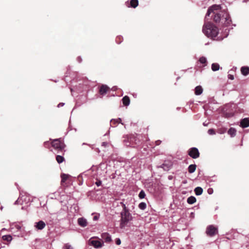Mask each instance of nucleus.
Instances as JSON below:
<instances>
[{
  "label": "nucleus",
  "instance_id": "nucleus-27",
  "mask_svg": "<svg viewBox=\"0 0 249 249\" xmlns=\"http://www.w3.org/2000/svg\"><path fill=\"white\" fill-rule=\"evenodd\" d=\"M199 61L201 64H204V66L206 65L207 63V60L206 58L205 57L202 56L199 58Z\"/></svg>",
  "mask_w": 249,
  "mask_h": 249
},
{
  "label": "nucleus",
  "instance_id": "nucleus-4",
  "mask_svg": "<svg viewBox=\"0 0 249 249\" xmlns=\"http://www.w3.org/2000/svg\"><path fill=\"white\" fill-rule=\"evenodd\" d=\"M51 145L55 150H57V154H64L66 145L63 141L61 139H56L53 140L51 142Z\"/></svg>",
  "mask_w": 249,
  "mask_h": 249
},
{
  "label": "nucleus",
  "instance_id": "nucleus-20",
  "mask_svg": "<svg viewBox=\"0 0 249 249\" xmlns=\"http://www.w3.org/2000/svg\"><path fill=\"white\" fill-rule=\"evenodd\" d=\"M196 200L195 197L191 196L187 198V201L189 204H193L196 202Z\"/></svg>",
  "mask_w": 249,
  "mask_h": 249
},
{
  "label": "nucleus",
  "instance_id": "nucleus-33",
  "mask_svg": "<svg viewBox=\"0 0 249 249\" xmlns=\"http://www.w3.org/2000/svg\"><path fill=\"white\" fill-rule=\"evenodd\" d=\"M225 132H226V129H225V128H223V129H222V130H220V129H219V130H218V132H219V133H221V134H222V133H225Z\"/></svg>",
  "mask_w": 249,
  "mask_h": 249
},
{
  "label": "nucleus",
  "instance_id": "nucleus-26",
  "mask_svg": "<svg viewBox=\"0 0 249 249\" xmlns=\"http://www.w3.org/2000/svg\"><path fill=\"white\" fill-rule=\"evenodd\" d=\"M3 240L7 242H10L12 240V237L10 235H5L2 237Z\"/></svg>",
  "mask_w": 249,
  "mask_h": 249
},
{
  "label": "nucleus",
  "instance_id": "nucleus-37",
  "mask_svg": "<svg viewBox=\"0 0 249 249\" xmlns=\"http://www.w3.org/2000/svg\"><path fill=\"white\" fill-rule=\"evenodd\" d=\"M93 219H94V220H96V219H97V216H94Z\"/></svg>",
  "mask_w": 249,
  "mask_h": 249
},
{
  "label": "nucleus",
  "instance_id": "nucleus-29",
  "mask_svg": "<svg viewBox=\"0 0 249 249\" xmlns=\"http://www.w3.org/2000/svg\"><path fill=\"white\" fill-rule=\"evenodd\" d=\"M145 196V194L143 190H142L139 195V196L140 198L142 199Z\"/></svg>",
  "mask_w": 249,
  "mask_h": 249
},
{
  "label": "nucleus",
  "instance_id": "nucleus-21",
  "mask_svg": "<svg viewBox=\"0 0 249 249\" xmlns=\"http://www.w3.org/2000/svg\"><path fill=\"white\" fill-rule=\"evenodd\" d=\"M196 164H191L188 167V172L190 173H193L196 171Z\"/></svg>",
  "mask_w": 249,
  "mask_h": 249
},
{
  "label": "nucleus",
  "instance_id": "nucleus-19",
  "mask_svg": "<svg viewBox=\"0 0 249 249\" xmlns=\"http://www.w3.org/2000/svg\"><path fill=\"white\" fill-rule=\"evenodd\" d=\"M236 130L235 128L231 127L229 129L228 131V134H229L231 137H234L236 135Z\"/></svg>",
  "mask_w": 249,
  "mask_h": 249
},
{
  "label": "nucleus",
  "instance_id": "nucleus-6",
  "mask_svg": "<svg viewBox=\"0 0 249 249\" xmlns=\"http://www.w3.org/2000/svg\"><path fill=\"white\" fill-rule=\"evenodd\" d=\"M97 237H93L91 238L89 242L90 245L93 246L95 248H100L103 246V242L100 240L99 239H97Z\"/></svg>",
  "mask_w": 249,
  "mask_h": 249
},
{
  "label": "nucleus",
  "instance_id": "nucleus-3",
  "mask_svg": "<svg viewBox=\"0 0 249 249\" xmlns=\"http://www.w3.org/2000/svg\"><path fill=\"white\" fill-rule=\"evenodd\" d=\"M202 31L206 36L211 38L215 37L218 33V28L211 22L205 23Z\"/></svg>",
  "mask_w": 249,
  "mask_h": 249
},
{
  "label": "nucleus",
  "instance_id": "nucleus-2",
  "mask_svg": "<svg viewBox=\"0 0 249 249\" xmlns=\"http://www.w3.org/2000/svg\"><path fill=\"white\" fill-rule=\"evenodd\" d=\"M121 204L123 209L121 213L120 228L123 229L127 226L128 223L132 220V217L125 205L123 202H121Z\"/></svg>",
  "mask_w": 249,
  "mask_h": 249
},
{
  "label": "nucleus",
  "instance_id": "nucleus-10",
  "mask_svg": "<svg viewBox=\"0 0 249 249\" xmlns=\"http://www.w3.org/2000/svg\"><path fill=\"white\" fill-rule=\"evenodd\" d=\"M102 238L107 243H109L111 241V238L109 233L107 232L103 233L101 234Z\"/></svg>",
  "mask_w": 249,
  "mask_h": 249
},
{
  "label": "nucleus",
  "instance_id": "nucleus-11",
  "mask_svg": "<svg viewBox=\"0 0 249 249\" xmlns=\"http://www.w3.org/2000/svg\"><path fill=\"white\" fill-rule=\"evenodd\" d=\"M46 226L45 222L42 220L36 223L35 227L38 230H41L43 229Z\"/></svg>",
  "mask_w": 249,
  "mask_h": 249
},
{
  "label": "nucleus",
  "instance_id": "nucleus-31",
  "mask_svg": "<svg viewBox=\"0 0 249 249\" xmlns=\"http://www.w3.org/2000/svg\"><path fill=\"white\" fill-rule=\"evenodd\" d=\"M208 133L210 135H214L215 134V131L213 129H210L208 130Z\"/></svg>",
  "mask_w": 249,
  "mask_h": 249
},
{
  "label": "nucleus",
  "instance_id": "nucleus-36",
  "mask_svg": "<svg viewBox=\"0 0 249 249\" xmlns=\"http://www.w3.org/2000/svg\"><path fill=\"white\" fill-rule=\"evenodd\" d=\"M228 77L229 79H231V80H233L234 79V76L233 75H231V74H229L228 75Z\"/></svg>",
  "mask_w": 249,
  "mask_h": 249
},
{
  "label": "nucleus",
  "instance_id": "nucleus-17",
  "mask_svg": "<svg viewBox=\"0 0 249 249\" xmlns=\"http://www.w3.org/2000/svg\"><path fill=\"white\" fill-rule=\"evenodd\" d=\"M203 92V89L200 86H198L196 87L195 93L196 95H200Z\"/></svg>",
  "mask_w": 249,
  "mask_h": 249
},
{
  "label": "nucleus",
  "instance_id": "nucleus-5",
  "mask_svg": "<svg viewBox=\"0 0 249 249\" xmlns=\"http://www.w3.org/2000/svg\"><path fill=\"white\" fill-rule=\"evenodd\" d=\"M127 140L128 142H125V140L124 141L125 144L127 146H130L131 147H135L136 145H139L140 143L139 139H138L137 136L134 135L130 136L127 139Z\"/></svg>",
  "mask_w": 249,
  "mask_h": 249
},
{
  "label": "nucleus",
  "instance_id": "nucleus-25",
  "mask_svg": "<svg viewBox=\"0 0 249 249\" xmlns=\"http://www.w3.org/2000/svg\"><path fill=\"white\" fill-rule=\"evenodd\" d=\"M220 66L218 63H214L212 65V70L213 71H216L219 69Z\"/></svg>",
  "mask_w": 249,
  "mask_h": 249
},
{
  "label": "nucleus",
  "instance_id": "nucleus-14",
  "mask_svg": "<svg viewBox=\"0 0 249 249\" xmlns=\"http://www.w3.org/2000/svg\"><path fill=\"white\" fill-rule=\"evenodd\" d=\"M70 177V176L68 174H62L61 175V184L64 185V183L65 181Z\"/></svg>",
  "mask_w": 249,
  "mask_h": 249
},
{
  "label": "nucleus",
  "instance_id": "nucleus-39",
  "mask_svg": "<svg viewBox=\"0 0 249 249\" xmlns=\"http://www.w3.org/2000/svg\"><path fill=\"white\" fill-rule=\"evenodd\" d=\"M211 191H209V190H208V193L209 194H211Z\"/></svg>",
  "mask_w": 249,
  "mask_h": 249
},
{
  "label": "nucleus",
  "instance_id": "nucleus-8",
  "mask_svg": "<svg viewBox=\"0 0 249 249\" xmlns=\"http://www.w3.org/2000/svg\"><path fill=\"white\" fill-rule=\"evenodd\" d=\"M188 153V155L193 159L198 158L200 155L198 150L196 147L189 149Z\"/></svg>",
  "mask_w": 249,
  "mask_h": 249
},
{
  "label": "nucleus",
  "instance_id": "nucleus-32",
  "mask_svg": "<svg viewBox=\"0 0 249 249\" xmlns=\"http://www.w3.org/2000/svg\"><path fill=\"white\" fill-rule=\"evenodd\" d=\"M44 146L47 148L50 147V143L48 141L44 142Z\"/></svg>",
  "mask_w": 249,
  "mask_h": 249
},
{
  "label": "nucleus",
  "instance_id": "nucleus-9",
  "mask_svg": "<svg viewBox=\"0 0 249 249\" xmlns=\"http://www.w3.org/2000/svg\"><path fill=\"white\" fill-rule=\"evenodd\" d=\"M109 88L106 85H102L99 89V93L101 95H105L108 91H109Z\"/></svg>",
  "mask_w": 249,
  "mask_h": 249
},
{
  "label": "nucleus",
  "instance_id": "nucleus-15",
  "mask_svg": "<svg viewBox=\"0 0 249 249\" xmlns=\"http://www.w3.org/2000/svg\"><path fill=\"white\" fill-rule=\"evenodd\" d=\"M241 72L242 74L246 76L249 74V67H242L241 68Z\"/></svg>",
  "mask_w": 249,
  "mask_h": 249
},
{
  "label": "nucleus",
  "instance_id": "nucleus-23",
  "mask_svg": "<svg viewBox=\"0 0 249 249\" xmlns=\"http://www.w3.org/2000/svg\"><path fill=\"white\" fill-rule=\"evenodd\" d=\"M194 191L196 195L199 196L202 194L203 189L201 187H197L195 189Z\"/></svg>",
  "mask_w": 249,
  "mask_h": 249
},
{
  "label": "nucleus",
  "instance_id": "nucleus-1",
  "mask_svg": "<svg viewBox=\"0 0 249 249\" xmlns=\"http://www.w3.org/2000/svg\"><path fill=\"white\" fill-rule=\"evenodd\" d=\"M212 14V17L215 23L221 25L228 26L231 23L230 15L226 9H223L221 5L214 4L208 9L206 17H209Z\"/></svg>",
  "mask_w": 249,
  "mask_h": 249
},
{
  "label": "nucleus",
  "instance_id": "nucleus-13",
  "mask_svg": "<svg viewBox=\"0 0 249 249\" xmlns=\"http://www.w3.org/2000/svg\"><path fill=\"white\" fill-rule=\"evenodd\" d=\"M78 223L79 225L82 227L87 226L88 224L87 220L83 217L79 218L78 219Z\"/></svg>",
  "mask_w": 249,
  "mask_h": 249
},
{
  "label": "nucleus",
  "instance_id": "nucleus-35",
  "mask_svg": "<svg viewBox=\"0 0 249 249\" xmlns=\"http://www.w3.org/2000/svg\"><path fill=\"white\" fill-rule=\"evenodd\" d=\"M121 243V240L119 238L117 239L116 241V243L117 245H120Z\"/></svg>",
  "mask_w": 249,
  "mask_h": 249
},
{
  "label": "nucleus",
  "instance_id": "nucleus-16",
  "mask_svg": "<svg viewBox=\"0 0 249 249\" xmlns=\"http://www.w3.org/2000/svg\"><path fill=\"white\" fill-rule=\"evenodd\" d=\"M123 105L125 106H127L130 104V99L128 96H125L122 99Z\"/></svg>",
  "mask_w": 249,
  "mask_h": 249
},
{
  "label": "nucleus",
  "instance_id": "nucleus-34",
  "mask_svg": "<svg viewBox=\"0 0 249 249\" xmlns=\"http://www.w3.org/2000/svg\"><path fill=\"white\" fill-rule=\"evenodd\" d=\"M101 183H102V182H101V181H100V180H98V181H96V183H95L96 185L97 186H100V185H101Z\"/></svg>",
  "mask_w": 249,
  "mask_h": 249
},
{
  "label": "nucleus",
  "instance_id": "nucleus-38",
  "mask_svg": "<svg viewBox=\"0 0 249 249\" xmlns=\"http://www.w3.org/2000/svg\"><path fill=\"white\" fill-rule=\"evenodd\" d=\"M211 191H209V190H208V193L209 194H211Z\"/></svg>",
  "mask_w": 249,
  "mask_h": 249
},
{
  "label": "nucleus",
  "instance_id": "nucleus-28",
  "mask_svg": "<svg viewBox=\"0 0 249 249\" xmlns=\"http://www.w3.org/2000/svg\"><path fill=\"white\" fill-rule=\"evenodd\" d=\"M146 204L144 202H141L139 204V208L142 210H144L146 208Z\"/></svg>",
  "mask_w": 249,
  "mask_h": 249
},
{
  "label": "nucleus",
  "instance_id": "nucleus-30",
  "mask_svg": "<svg viewBox=\"0 0 249 249\" xmlns=\"http://www.w3.org/2000/svg\"><path fill=\"white\" fill-rule=\"evenodd\" d=\"M63 249H73V248L71 245L67 243L64 245Z\"/></svg>",
  "mask_w": 249,
  "mask_h": 249
},
{
  "label": "nucleus",
  "instance_id": "nucleus-22",
  "mask_svg": "<svg viewBox=\"0 0 249 249\" xmlns=\"http://www.w3.org/2000/svg\"><path fill=\"white\" fill-rule=\"evenodd\" d=\"M56 160L58 163H61L65 160V159L62 155H57L56 156Z\"/></svg>",
  "mask_w": 249,
  "mask_h": 249
},
{
  "label": "nucleus",
  "instance_id": "nucleus-24",
  "mask_svg": "<svg viewBox=\"0 0 249 249\" xmlns=\"http://www.w3.org/2000/svg\"><path fill=\"white\" fill-rule=\"evenodd\" d=\"M130 6L135 8L138 6L139 1L138 0H131L130 2Z\"/></svg>",
  "mask_w": 249,
  "mask_h": 249
},
{
  "label": "nucleus",
  "instance_id": "nucleus-12",
  "mask_svg": "<svg viewBox=\"0 0 249 249\" xmlns=\"http://www.w3.org/2000/svg\"><path fill=\"white\" fill-rule=\"evenodd\" d=\"M240 126L244 128L249 126V118H246L241 120L240 122Z\"/></svg>",
  "mask_w": 249,
  "mask_h": 249
},
{
  "label": "nucleus",
  "instance_id": "nucleus-18",
  "mask_svg": "<svg viewBox=\"0 0 249 249\" xmlns=\"http://www.w3.org/2000/svg\"><path fill=\"white\" fill-rule=\"evenodd\" d=\"M121 121V119L119 118L118 119H112L110 121V125L112 127L116 126Z\"/></svg>",
  "mask_w": 249,
  "mask_h": 249
},
{
  "label": "nucleus",
  "instance_id": "nucleus-7",
  "mask_svg": "<svg viewBox=\"0 0 249 249\" xmlns=\"http://www.w3.org/2000/svg\"><path fill=\"white\" fill-rule=\"evenodd\" d=\"M206 233L209 236H213L218 233L217 229L213 225H210L207 227Z\"/></svg>",
  "mask_w": 249,
  "mask_h": 249
}]
</instances>
